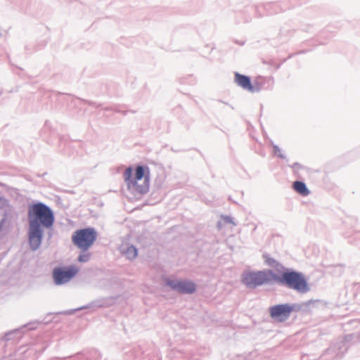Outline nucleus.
I'll return each instance as SVG.
<instances>
[{
  "mask_svg": "<svg viewBox=\"0 0 360 360\" xmlns=\"http://www.w3.org/2000/svg\"><path fill=\"white\" fill-rule=\"evenodd\" d=\"M275 274L271 270L245 272L242 276V282L249 288H255L274 282Z\"/></svg>",
  "mask_w": 360,
  "mask_h": 360,
  "instance_id": "obj_4",
  "label": "nucleus"
},
{
  "mask_svg": "<svg viewBox=\"0 0 360 360\" xmlns=\"http://www.w3.org/2000/svg\"><path fill=\"white\" fill-rule=\"evenodd\" d=\"M150 169L147 166L138 165L134 169L126 168L123 179L127 190L134 196L146 193L150 186Z\"/></svg>",
  "mask_w": 360,
  "mask_h": 360,
  "instance_id": "obj_1",
  "label": "nucleus"
},
{
  "mask_svg": "<svg viewBox=\"0 0 360 360\" xmlns=\"http://www.w3.org/2000/svg\"><path fill=\"white\" fill-rule=\"evenodd\" d=\"M293 311L294 307L288 304H277L269 308L270 316L276 322L285 321Z\"/></svg>",
  "mask_w": 360,
  "mask_h": 360,
  "instance_id": "obj_7",
  "label": "nucleus"
},
{
  "mask_svg": "<svg viewBox=\"0 0 360 360\" xmlns=\"http://www.w3.org/2000/svg\"><path fill=\"white\" fill-rule=\"evenodd\" d=\"M292 188L302 196H307L310 193L306 184L302 181H295L292 184Z\"/></svg>",
  "mask_w": 360,
  "mask_h": 360,
  "instance_id": "obj_11",
  "label": "nucleus"
},
{
  "mask_svg": "<svg viewBox=\"0 0 360 360\" xmlns=\"http://www.w3.org/2000/svg\"><path fill=\"white\" fill-rule=\"evenodd\" d=\"M264 258L265 263L271 267H276L278 265V263L274 259L269 257L268 255H264Z\"/></svg>",
  "mask_w": 360,
  "mask_h": 360,
  "instance_id": "obj_13",
  "label": "nucleus"
},
{
  "mask_svg": "<svg viewBox=\"0 0 360 360\" xmlns=\"http://www.w3.org/2000/svg\"><path fill=\"white\" fill-rule=\"evenodd\" d=\"M234 82L241 88L250 92H254L257 89L252 85L250 79L248 76L236 72L234 75Z\"/></svg>",
  "mask_w": 360,
  "mask_h": 360,
  "instance_id": "obj_10",
  "label": "nucleus"
},
{
  "mask_svg": "<svg viewBox=\"0 0 360 360\" xmlns=\"http://www.w3.org/2000/svg\"><path fill=\"white\" fill-rule=\"evenodd\" d=\"M89 254H82L79 255L78 260L81 262H85L89 260Z\"/></svg>",
  "mask_w": 360,
  "mask_h": 360,
  "instance_id": "obj_14",
  "label": "nucleus"
},
{
  "mask_svg": "<svg viewBox=\"0 0 360 360\" xmlns=\"http://www.w3.org/2000/svg\"><path fill=\"white\" fill-rule=\"evenodd\" d=\"M28 221L30 226L49 229L53 224L54 215L48 206L39 202L29 207Z\"/></svg>",
  "mask_w": 360,
  "mask_h": 360,
  "instance_id": "obj_2",
  "label": "nucleus"
},
{
  "mask_svg": "<svg viewBox=\"0 0 360 360\" xmlns=\"http://www.w3.org/2000/svg\"><path fill=\"white\" fill-rule=\"evenodd\" d=\"M167 285L181 293H193L195 290V285L188 281L167 280Z\"/></svg>",
  "mask_w": 360,
  "mask_h": 360,
  "instance_id": "obj_8",
  "label": "nucleus"
},
{
  "mask_svg": "<svg viewBox=\"0 0 360 360\" xmlns=\"http://www.w3.org/2000/svg\"><path fill=\"white\" fill-rule=\"evenodd\" d=\"M43 230L41 228L30 226L29 240L32 250H37L41 245Z\"/></svg>",
  "mask_w": 360,
  "mask_h": 360,
  "instance_id": "obj_9",
  "label": "nucleus"
},
{
  "mask_svg": "<svg viewBox=\"0 0 360 360\" xmlns=\"http://www.w3.org/2000/svg\"><path fill=\"white\" fill-rule=\"evenodd\" d=\"M274 282L285 285L288 288L300 292H306L309 290L304 276L301 274L295 271L284 272L281 276L275 274Z\"/></svg>",
  "mask_w": 360,
  "mask_h": 360,
  "instance_id": "obj_3",
  "label": "nucleus"
},
{
  "mask_svg": "<svg viewBox=\"0 0 360 360\" xmlns=\"http://www.w3.org/2000/svg\"><path fill=\"white\" fill-rule=\"evenodd\" d=\"M98 234L93 228L82 229L76 231L72 236L73 244L79 250L86 251L89 249L96 240Z\"/></svg>",
  "mask_w": 360,
  "mask_h": 360,
  "instance_id": "obj_5",
  "label": "nucleus"
},
{
  "mask_svg": "<svg viewBox=\"0 0 360 360\" xmlns=\"http://www.w3.org/2000/svg\"><path fill=\"white\" fill-rule=\"evenodd\" d=\"M124 253L128 259H132L136 257L137 250L134 246H129L127 248Z\"/></svg>",
  "mask_w": 360,
  "mask_h": 360,
  "instance_id": "obj_12",
  "label": "nucleus"
},
{
  "mask_svg": "<svg viewBox=\"0 0 360 360\" xmlns=\"http://www.w3.org/2000/svg\"><path fill=\"white\" fill-rule=\"evenodd\" d=\"M78 271L79 269L75 266L56 268L53 271V277L57 285H61L68 282Z\"/></svg>",
  "mask_w": 360,
  "mask_h": 360,
  "instance_id": "obj_6",
  "label": "nucleus"
}]
</instances>
